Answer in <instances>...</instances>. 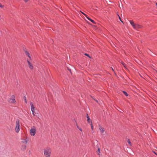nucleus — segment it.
I'll return each mask as SVG.
<instances>
[{
    "instance_id": "1",
    "label": "nucleus",
    "mask_w": 157,
    "mask_h": 157,
    "mask_svg": "<svg viewBox=\"0 0 157 157\" xmlns=\"http://www.w3.org/2000/svg\"><path fill=\"white\" fill-rule=\"evenodd\" d=\"M44 155L45 157H50L52 152L51 149L49 147H47L43 149Z\"/></svg>"
},
{
    "instance_id": "2",
    "label": "nucleus",
    "mask_w": 157,
    "mask_h": 157,
    "mask_svg": "<svg viewBox=\"0 0 157 157\" xmlns=\"http://www.w3.org/2000/svg\"><path fill=\"white\" fill-rule=\"evenodd\" d=\"M130 23L134 29H141L143 26L141 25L138 24H135L134 22L132 20L129 21Z\"/></svg>"
},
{
    "instance_id": "3",
    "label": "nucleus",
    "mask_w": 157,
    "mask_h": 157,
    "mask_svg": "<svg viewBox=\"0 0 157 157\" xmlns=\"http://www.w3.org/2000/svg\"><path fill=\"white\" fill-rule=\"evenodd\" d=\"M20 129V121L19 120H17L15 123V132L18 133Z\"/></svg>"
},
{
    "instance_id": "4",
    "label": "nucleus",
    "mask_w": 157,
    "mask_h": 157,
    "mask_svg": "<svg viewBox=\"0 0 157 157\" xmlns=\"http://www.w3.org/2000/svg\"><path fill=\"white\" fill-rule=\"evenodd\" d=\"M15 99V96L14 95H12L10 96V97L8 99L7 101L10 103H15L16 102Z\"/></svg>"
},
{
    "instance_id": "5",
    "label": "nucleus",
    "mask_w": 157,
    "mask_h": 157,
    "mask_svg": "<svg viewBox=\"0 0 157 157\" xmlns=\"http://www.w3.org/2000/svg\"><path fill=\"white\" fill-rule=\"evenodd\" d=\"M36 132V130L35 126L31 127L30 130V133L31 136H34L35 135Z\"/></svg>"
},
{
    "instance_id": "6",
    "label": "nucleus",
    "mask_w": 157,
    "mask_h": 157,
    "mask_svg": "<svg viewBox=\"0 0 157 157\" xmlns=\"http://www.w3.org/2000/svg\"><path fill=\"white\" fill-rule=\"evenodd\" d=\"M27 61L28 63L29 67L30 70H33V66L32 63V60L31 59H27Z\"/></svg>"
},
{
    "instance_id": "7",
    "label": "nucleus",
    "mask_w": 157,
    "mask_h": 157,
    "mask_svg": "<svg viewBox=\"0 0 157 157\" xmlns=\"http://www.w3.org/2000/svg\"><path fill=\"white\" fill-rule=\"evenodd\" d=\"M30 105H31V109L32 111H34L35 110V107L33 105V103L32 102H30Z\"/></svg>"
},
{
    "instance_id": "8",
    "label": "nucleus",
    "mask_w": 157,
    "mask_h": 157,
    "mask_svg": "<svg viewBox=\"0 0 157 157\" xmlns=\"http://www.w3.org/2000/svg\"><path fill=\"white\" fill-rule=\"evenodd\" d=\"M25 54L28 57L29 59H31L32 58L30 56V54L27 51H25Z\"/></svg>"
},
{
    "instance_id": "9",
    "label": "nucleus",
    "mask_w": 157,
    "mask_h": 157,
    "mask_svg": "<svg viewBox=\"0 0 157 157\" xmlns=\"http://www.w3.org/2000/svg\"><path fill=\"white\" fill-rule=\"evenodd\" d=\"M86 117L87 119V121L88 123H90L92 122L90 120V118L89 117L88 114H86Z\"/></svg>"
},
{
    "instance_id": "10",
    "label": "nucleus",
    "mask_w": 157,
    "mask_h": 157,
    "mask_svg": "<svg viewBox=\"0 0 157 157\" xmlns=\"http://www.w3.org/2000/svg\"><path fill=\"white\" fill-rule=\"evenodd\" d=\"M99 129L100 132L102 133H103L105 131L104 128L101 126H99Z\"/></svg>"
},
{
    "instance_id": "11",
    "label": "nucleus",
    "mask_w": 157,
    "mask_h": 157,
    "mask_svg": "<svg viewBox=\"0 0 157 157\" xmlns=\"http://www.w3.org/2000/svg\"><path fill=\"white\" fill-rule=\"evenodd\" d=\"M27 142H28V140L27 139H23L21 141V142L22 143H23L24 144H26L27 143Z\"/></svg>"
},
{
    "instance_id": "12",
    "label": "nucleus",
    "mask_w": 157,
    "mask_h": 157,
    "mask_svg": "<svg viewBox=\"0 0 157 157\" xmlns=\"http://www.w3.org/2000/svg\"><path fill=\"white\" fill-rule=\"evenodd\" d=\"M121 63L123 65V66H124V68L125 69H127L126 65L123 62H121Z\"/></svg>"
},
{
    "instance_id": "13",
    "label": "nucleus",
    "mask_w": 157,
    "mask_h": 157,
    "mask_svg": "<svg viewBox=\"0 0 157 157\" xmlns=\"http://www.w3.org/2000/svg\"><path fill=\"white\" fill-rule=\"evenodd\" d=\"M97 153L98 155H99L100 153V149L99 147L98 148V150L97 151Z\"/></svg>"
},
{
    "instance_id": "14",
    "label": "nucleus",
    "mask_w": 157,
    "mask_h": 157,
    "mask_svg": "<svg viewBox=\"0 0 157 157\" xmlns=\"http://www.w3.org/2000/svg\"><path fill=\"white\" fill-rule=\"evenodd\" d=\"M128 143L130 145V146H132V144L131 143L129 139H128L127 140Z\"/></svg>"
},
{
    "instance_id": "15",
    "label": "nucleus",
    "mask_w": 157,
    "mask_h": 157,
    "mask_svg": "<svg viewBox=\"0 0 157 157\" xmlns=\"http://www.w3.org/2000/svg\"><path fill=\"white\" fill-rule=\"evenodd\" d=\"M123 93L126 96H128V94L126 92L124 91H123Z\"/></svg>"
},
{
    "instance_id": "16",
    "label": "nucleus",
    "mask_w": 157,
    "mask_h": 157,
    "mask_svg": "<svg viewBox=\"0 0 157 157\" xmlns=\"http://www.w3.org/2000/svg\"><path fill=\"white\" fill-rule=\"evenodd\" d=\"M24 99L25 103H27V100H26V97L25 96V97H24Z\"/></svg>"
},
{
    "instance_id": "17",
    "label": "nucleus",
    "mask_w": 157,
    "mask_h": 157,
    "mask_svg": "<svg viewBox=\"0 0 157 157\" xmlns=\"http://www.w3.org/2000/svg\"><path fill=\"white\" fill-rule=\"evenodd\" d=\"M90 125H91V129H92L93 130V128H94V127H93V125H92V122H91Z\"/></svg>"
},
{
    "instance_id": "18",
    "label": "nucleus",
    "mask_w": 157,
    "mask_h": 157,
    "mask_svg": "<svg viewBox=\"0 0 157 157\" xmlns=\"http://www.w3.org/2000/svg\"><path fill=\"white\" fill-rule=\"evenodd\" d=\"M0 7L3 8L4 7V6L3 5H2L1 3H0Z\"/></svg>"
},
{
    "instance_id": "19",
    "label": "nucleus",
    "mask_w": 157,
    "mask_h": 157,
    "mask_svg": "<svg viewBox=\"0 0 157 157\" xmlns=\"http://www.w3.org/2000/svg\"><path fill=\"white\" fill-rule=\"evenodd\" d=\"M85 55H86V56H87L88 57H89L90 58H91V57L89 56V55L86 53H85Z\"/></svg>"
},
{
    "instance_id": "20",
    "label": "nucleus",
    "mask_w": 157,
    "mask_h": 157,
    "mask_svg": "<svg viewBox=\"0 0 157 157\" xmlns=\"http://www.w3.org/2000/svg\"><path fill=\"white\" fill-rule=\"evenodd\" d=\"M32 112L33 114V116H35V112H34V111H32Z\"/></svg>"
},
{
    "instance_id": "21",
    "label": "nucleus",
    "mask_w": 157,
    "mask_h": 157,
    "mask_svg": "<svg viewBox=\"0 0 157 157\" xmlns=\"http://www.w3.org/2000/svg\"><path fill=\"white\" fill-rule=\"evenodd\" d=\"M91 21L93 23H94V24H95L96 23L94 22V21L93 20H92Z\"/></svg>"
},
{
    "instance_id": "22",
    "label": "nucleus",
    "mask_w": 157,
    "mask_h": 157,
    "mask_svg": "<svg viewBox=\"0 0 157 157\" xmlns=\"http://www.w3.org/2000/svg\"><path fill=\"white\" fill-rule=\"evenodd\" d=\"M81 12L86 17H87V15H86V14H85L84 13H83L82 12Z\"/></svg>"
},
{
    "instance_id": "23",
    "label": "nucleus",
    "mask_w": 157,
    "mask_h": 157,
    "mask_svg": "<svg viewBox=\"0 0 157 157\" xmlns=\"http://www.w3.org/2000/svg\"><path fill=\"white\" fill-rule=\"evenodd\" d=\"M78 129L81 132H82V128H78Z\"/></svg>"
},
{
    "instance_id": "24",
    "label": "nucleus",
    "mask_w": 157,
    "mask_h": 157,
    "mask_svg": "<svg viewBox=\"0 0 157 157\" xmlns=\"http://www.w3.org/2000/svg\"><path fill=\"white\" fill-rule=\"evenodd\" d=\"M119 19L121 21V22H123L121 20V18L120 17H119Z\"/></svg>"
},
{
    "instance_id": "25",
    "label": "nucleus",
    "mask_w": 157,
    "mask_h": 157,
    "mask_svg": "<svg viewBox=\"0 0 157 157\" xmlns=\"http://www.w3.org/2000/svg\"><path fill=\"white\" fill-rule=\"evenodd\" d=\"M24 1L25 2H26L28 1V0H24Z\"/></svg>"
},
{
    "instance_id": "26",
    "label": "nucleus",
    "mask_w": 157,
    "mask_h": 157,
    "mask_svg": "<svg viewBox=\"0 0 157 157\" xmlns=\"http://www.w3.org/2000/svg\"><path fill=\"white\" fill-rule=\"evenodd\" d=\"M77 128L78 129V128H79L80 127H79V126L78 125H77Z\"/></svg>"
},
{
    "instance_id": "27",
    "label": "nucleus",
    "mask_w": 157,
    "mask_h": 157,
    "mask_svg": "<svg viewBox=\"0 0 157 157\" xmlns=\"http://www.w3.org/2000/svg\"><path fill=\"white\" fill-rule=\"evenodd\" d=\"M86 17V18L89 20V18H89V17H87H87Z\"/></svg>"
},
{
    "instance_id": "28",
    "label": "nucleus",
    "mask_w": 157,
    "mask_h": 157,
    "mask_svg": "<svg viewBox=\"0 0 157 157\" xmlns=\"http://www.w3.org/2000/svg\"><path fill=\"white\" fill-rule=\"evenodd\" d=\"M89 20L90 21H91V20L92 19H90V18H89Z\"/></svg>"
},
{
    "instance_id": "29",
    "label": "nucleus",
    "mask_w": 157,
    "mask_h": 157,
    "mask_svg": "<svg viewBox=\"0 0 157 157\" xmlns=\"http://www.w3.org/2000/svg\"><path fill=\"white\" fill-rule=\"evenodd\" d=\"M89 20L90 21H91V20L92 19H90V18H89Z\"/></svg>"
},
{
    "instance_id": "30",
    "label": "nucleus",
    "mask_w": 157,
    "mask_h": 157,
    "mask_svg": "<svg viewBox=\"0 0 157 157\" xmlns=\"http://www.w3.org/2000/svg\"><path fill=\"white\" fill-rule=\"evenodd\" d=\"M111 68H112V70L113 71H114V70H113V68L112 67H111Z\"/></svg>"
},
{
    "instance_id": "31",
    "label": "nucleus",
    "mask_w": 157,
    "mask_h": 157,
    "mask_svg": "<svg viewBox=\"0 0 157 157\" xmlns=\"http://www.w3.org/2000/svg\"><path fill=\"white\" fill-rule=\"evenodd\" d=\"M154 152V153L155 155H157V153H155V152Z\"/></svg>"
},
{
    "instance_id": "32",
    "label": "nucleus",
    "mask_w": 157,
    "mask_h": 157,
    "mask_svg": "<svg viewBox=\"0 0 157 157\" xmlns=\"http://www.w3.org/2000/svg\"><path fill=\"white\" fill-rule=\"evenodd\" d=\"M117 15L119 17H120L118 14H117Z\"/></svg>"
},
{
    "instance_id": "33",
    "label": "nucleus",
    "mask_w": 157,
    "mask_h": 157,
    "mask_svg": "<svg viewBox=\"0 0 157 157\" xmlns=\"http://www.w3.org/2000/svg\"><path fill=\"white\" fill-rule=\"evenodd\" d=\"M156 5L157 6V3H156Z\"/></svg>"
},
{
    "instance_id": "34",
    "label": "nucleus",
    "mask_w": 157,
    "mask_h": 157,
    "mask_svg": "<svg viewBox=\"0 0 157 157\" xmlns=\"http://www.w3.org/2000/svg\"><path fill=\"white\" fill-rule=\"evenodd\" d=\"M26 146H25V148H26Z\"/></svg>"
},
{
    "instance_id": "35",
    "label": "nucleus",
    "mask_w": 157,
    "mask_h": 157,
    "mask_svg": "<svg viewBox=\"0 0 157 157\" xmlns=\"http://www.w3.org/2000/svg\"><path fill=\"white\" fill-rule=\"evenodd\" d=\"M96 101H97V102H98V101L97 100H96Z\"/></svg>"
}]
</instances>
